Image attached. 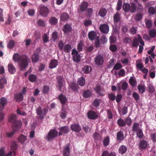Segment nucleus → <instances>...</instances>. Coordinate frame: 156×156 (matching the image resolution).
Listing matches in <instances>:
<instances>
[{"label": "nucleus", "instance_id": "nucleus-1", "mask_svg": "<svg viewBox=\"0 0 156 156\" xmlns=\"http://www.w3.org/2000/svg\"><path fill=\"white\" fill-rule=\"evenodd\" d=\"M13 59L15 62H18L21 71L27 68L30 62V59L27 56L24 55H20L17 53L14 54Z\"/></svg>", "mask_w": 156, "mask_h": 156}, {"label": "nucleus", "instance_id": "nucleus-2", "mask_svg": "<svg viewBox=\"0 0 156 156\" xmlns=\"http://www.w3.org/2000/svg\"><path fill=\"white\" fill-rule=\"evenodd\" d=\"M9 122L12 123V127L20 129L22 124V122L19 120H16V116L15 114H12L9 117Z\"/></svg>", "mask_w": 156, "mask_h": 156}, {"label": "nucleus", "instance_id": "nucleus-3", "mask_svg": "<svg viewBox=\"0 0 156 156\" xmlns=\"http://www.w3.org/2000/svg\"><path fill=\"white\" fill-rule=\"evenodd\" d=\"M123 9L125 12H134L136 10V6L134 2H132L131 5L129 4L124 3L123 5Z\"/></svg>", "mask_w": 156, "mask_h": 156}, {"label": "nucleus", "instance_id": "nucleus-4", "mask_svg": "<svg viewBox=\"0 0 156 156\" xmlns=\"http://www.w3.org/2000/svg\"><path fill=\"white\" fill-rule=\"evenodd\" d=\"M39 12L41 15L45 17L48 14L49 10L47 7L45 6H41L39 7Z\"/></svg>", "mask_w": 156, "mask_h": 156}, {"label": "nucleus", "instance_id": "nucleus-5", "mask_svg": "<svg viewBox=\"0 0 156 156\" xmlns=\"http://www.w3.org/2000/svg\"><path fill=\"white\" fill-rule=\"evenodd\" d=\"M58 135V132L55 129H52L50 131L47 136V139L48 140H50Z\"/></svg>", "mask_w": 156, "mask_h": 156}, {"label": "nucleus", "instance_id": "nucleus-6", "mask_svg": "<svg viewBox=\"0 0 156 156\" xmlns=\"http://www.w3.org/2000/svg\"><path fill=\"white\" fill-rule=\"evenodd\" d=\"M94 90L96 93L99 96H103L105 95V90L104 89L101 88L100 85H97Z\"/></svg>", "mask_w": 156, "mask_h": 156}, {"label": "nucleus", "instance_id": "nucleus-7", "mask_svg": "<svg viewBox=\"0 0 156 156\" xmlns=\"http://www.w3.org/2000/svg\"><path fill=\"white\" fill-rule=\"evenodd\" d=\"M88 118L91 119H95L98 117V114L95 112L92 111H90L87 113Z\"/></svg>", "mask_w": 156, "mask_h": 156}, {"label": "nucleus", "instance_id": "nucleus-8", "mask_svg": "<svg viewBox=\"0 0 156 156\" xmlns=\"http://www.w3.org/2000/svg\"><path fill=\"white\" fill-rule=\"evenodd\" d=\"M108 26L106 24H101L99 27L100 30L102 33L106 34L109 31Z\"/></svg>", "mask_w": 156, "mask_h": 156}, {"label": "nucleus", "instance_id": "nucleus-9", "mask_svg": "<svg viewBox=\"0 0 156 156\" xmlns=\"http://www.w3.org/2000/svg\"><path fill=\"white\" fill-rule=\"evenodd\" d=\"M104 59L102 56L98 55L96 56L95 59V63L98 65H101L103 64Z\"/></svg>", "mask_w": 156, "mask_h": 156}, {"label": "nucleus", "instance_id": "nucleus-10", "mask_svg": "<svg viewBox=\"0 0 156 156\" xmlns=\"http://www.w3.org/2000/svg\"><path fill=\"white\" fill-rule=\"evenodd\" d=\"M58 98L62 105H65L67 101V99L66 97L62 94L59 95Z\"/></svg>", "mask_w": 156, "mask_h": 156}, {"label": "nucleus", "instance_id": "nucleus-11", "mask_svg": "<svg viewBox=\"0 0 156 156\" xmlns=\"http://www.w3.org/2000/svg\"><path fill=\"white\" fill-rule=\"evenodd\" d=\"M16 126H15V128L12 127V131L10 132L6 133H5L6 137L9 138H10L12 137L14 134L15 132L20 129L19 128H16Z\"/></svg>", "mask_w": 156, "mask_h": 156}, {"label": "nucleus", "instance_id": "nucleus-12", "mask_svg": "<svg viewBox=\"0 0 156 156\" xmlns=\"http://www.w3.org/2000/svg\"><path fill=\"white\" fill-rule=\"evenodd\" d=\"M71 128L73 131L76 132H79L81 130V128L79 125L76 124L72 125Z\"/></svg>", "mask_w": 156, "mask_h": 156}, {"label": "nucleus", "instance_id": "nucleus-13", "mask_svg": "<svg viewBox=\"0 0 156 156\" xmlns=\"http://www.w3.org/2000/svg\"><path fill=\"white\" fill-rule=\"evenodd\" d=\"M57 80L58 87L59 88V90H61L63 85V79L62 77L59 76L57 77Z\"/></svg>", "mask_w": 156, "mask_h": 156}, {"label": "nucleus", "instance_id": "nucleus-14", "mask_svg": "<svg viewBox=\"0 0 156 156\" xmlns=\"http://www.w3.org/2000/svg\"><path fill=\"white\" fill-rule=\"evenodd\" d=\"M72 27L69 24H66L64 25L62 30L64 33L66 34L70 32L72 30Z\"/></svg>", "mask_w": 156, "mask_h": 156}, {"label": "nucleus", "instance_id": "nucleus-15", "mask_svg": "<svg viewBox=\"0 0 156 156\" xmlns=\"http://www.w3.org/2000/svg\"><path fill=\"white\" fill-rule=\"evenodd\" d=\"M58 62L56 59H52L51 60L49 65V67L51 69L55 68L58 65Z\"/></svg>", "mask_w": 156, "mask_h": 156}, {"label": "nucleus", "instance_id": "nucleus-16", "mask_svg": "<svg viewBox=\"0 0 156 156\" xmlns=\"http://www.w3.org/2000/svg\"><path fill=\"white\" fill-rule=\"evenodd\" d=\"M7 103V100L5 98L2 97L0 99V110H2L5 105Z\"/></svg>", "mask_w": 156, "mask_h": 156}, {"label": "nucleus", "instance_id": "nucleus-17", "mask_svg": "<svg viewBox=\"0 0 156 156\" xmlns=\"http://www.w3.org/2000/svg\"><path fill=\"white\" fill-rule=\"evenodd\" d=\"M96 33L93 31H91L88 33V37L90 40L93 41L96 38Z\"/></svg>", "mask_w": 156, "mask_h": 156}, {"label": "nucleus", "instance_id": "nucleus-18", "mask_svg": "<svg viewBox=\"0 0 156 156\" xmlns=\"http://www.w3.org/2000/svg\"><path fill=\"white\" fill-rule=\"evenodd\" d=\"M88 6V4L86 2H83L80 5V9L81 12L85 11L86 10Z\"/></svg>", "mask_w": 156, "mask_h": 156}, {"label": "nucleus", "instance_id": "nucleus-19", "mask_svg": "<svg viewBox=\"0 0 156 156\" xmlns=\"http://www.w3.org/2000/svg\"><path fill=\"white\" fill-rule=\"evenodd\" d=\"M8 70L9 72L11 74L14 73L16 71V68L12 64H9L8 65Z\"/></svg>", "mask_w": 156, "mask_h": 156}, {"label": "nucleus", "instance_id": "nucleus-20", "mask_svg": "<svg viewBox=\"0 0 156 156\" xmlns=\"http://www.w3.org/2000/svg\"><path fill=\"white\" fill-rule=\"evenodd\" d=\"M14 98L16 101L20 102L22 101L23 98L21 94H15Z\"/></svg>", "mask_w": 156, "mask_h": 156}, {"label": "nucleus", "instance_id": "nucleus-21", "mask_svg": "<svg viewBox=\"0 0 156 156\" xmlns=\"http://www.w3.org/2000/svg\"><path fill=\"white\" fill-rule=\"evenodd\" d=\"M101 156H116V154L114 152H109L108 151H105L102 152Z\"/></svg>", "mask_w": 156, "mask_h": 156}, {"label": "nucleus", "instance_id": "nucleus-22", "mask_svg": "<svg viewBox=\"0 0 156 156\" xmlns=\"http://www.w3.org/2000/svg\"><path fill=\"white\" fill-rule=\"evenodd\" d=\"M7 83L6 79L3 77L0 79V89H3L4 88V86Z\"/></svg>", "mask_w": 156, "mask_h": 156}, {"label": "nucleus", "instance_id": "nucleus-23", "mask_svg": "<svg viewBox=\"0 0 156 156\" xmlns=\"http://www.w3.org/2000/svg\"><path fill=\"white\" fill-rule=\"evenodd\" d=\"M124 138V134L121 131H119L117 134V139L119 141L122 140Z\"/></svg>", "mask_w": 156, "mask_h": 156}, {"label": "nucleus", "instance_id": "nucleus-24", "mask_svg": "<svg viewBox=\"0 0 156 156\" xmlns=\"http://www.w3.org/2000/svg\"><path fill=\"white\" fill-rule=\"evenodd\" d=\"M147 142L144 140H141L139 144V147L142 149L147 148Z\"/></svg>", "mask_w": 156, "mask_h": 156}, {"label": "nucleus", "instance_id": "nucleus-25", "mask_svg": "<svg viewBox=\"0 0 156 156\" xmlns=\"http://www.w3.org/2000/svg\"><path fill=\"white\" fill-rule=\"evenodd\" d=\"M127 150V147L126 146L124 145H122L119 148V153L123 154L126 152Z\"/></svg>", "mask_w": 156, "mask_h": 156}, {"label": "nucleus", "instance_id": "nucleus-26", "mask_svg": "<svg viewBox=\"0 0 156 156\" xmlns=\"http://www.w3.org/2000/svg\"><path fill=\"white\" fill-rule=\"evenodd\" d=\"M27 138L26 136L21 134L18 137V140L20 143L23 144L27 140Z\"/></svg>", "mask_w": 156, "mask_h": 156}, {"label": "nucleus", "instance_id": "nucleus-27", "mask_svg": "<svg viewBox=\"0 0 156 156\" xmlns=\"http://www.w3.org/2000/svg\"><path fill=\"white\" fill-rule=\"evenodd\" d=\"M49 22L51 25H55L58 22L57 19L54 16L51 17L50 19Z\"/></svg>", "mask_w": 156, "mask_h": 156}, {"label": "nucleus", "instance_id": "nucleus-28", "mask_svg": "<svg viewBox=\"0 0 156 156\" xmlns=\"http://www.w3.org/2000/svg\"><path fill=\"white\" fill-rule=\"evenodd\" d=\"M149 35L151 38H154L156 36V30L152 29L149 30L148 32Z\"/></svg>", "mask_w": 156, "mask_h": 156}, {"label": "nucleus", "instance_id": "nucleus-29", "mask_svg": "<svg viewBox=\"0 0 156 156\" xmlns=\"http://www.w3.org/2000/svg\"><path fill=\"white\" fill-rule=\"evenodd\" d=\"M107 13V10L105 8H101L98 14L101 17H104L105 16Z\"/></svg>", "mask_w": 156, "mask_h": 156}, {"label": "nucleus", "instance_id": "nucleus-30", "mask_svg": "<svg viewBox=\"0 0 156 156\" xmlns=\"http://www.w3.org/2000/svg\"><path fill=\"white\" fill-rule=\"evenodd\" d=\"M117 123L120 127L124 126L126 125V122L123 119L121 118L119 119L118 120Z\"/></svg>", "mask_w": 156, "mask_h": 156}, {"label": "nucleus", "instance_id": "nucleus-31", "mask_svg": "<svg viewBox=\"0 0 156 156\" xmlns=\"http://www.w3.org/2000/svg\"><path fill=\"white\" fill-rule=\"evenodd\" d=\"M113 19L115 23H118L121 20L120 15L118 12H117L114 16Z\"/></svg>", "mask_w": 156, "mask_h": 156}, {"label": "nucleus", "instance_id": "nucleus-32", "mask_svg": "<svg viewBox=\"0 0 156 156\" xmlns=\"http://www.w3.org/2000/svg\"><path fill=\"white\" fill-rule=\"evenodd\" d=\"M69 147L68 146L65 147L63 149V155L64 156H69Z\"/></svg>", "mask_w": 156, "mask_h": 156}, {"label": "nucleus", "instance_id": "nucleus-33", "mask_svg": "<svg viewBox=\"0 0 156 156\" xmlns=\"http://www.w3.org/2000/svg\"><path fill=\"white\" fill-rule=\"evenodd\" d=\"M69 18L68 14L66 12L62 13L60 16V19L63 21L67 20Z\"/></svg>", "mask_w": 156, "mask_h": 156}, {"label": "nucleus", "instance_id": "nucleus-34", "mask_svg": "<svg viewBox=\"0 0 156 156\" xmlns=\"http://www.w3.org/2000/svg\"><path fill=\"white\" fill-rule=\"evenodd\" d=\"M77 83L81 86H83L85 84L84 78L83 77L80 78L78 80Z\"/></svg>", "mask_w": 156, "mask_h": 156}, {"label": "nucleus", "instance_id": "nucleus-35", "mask_svg": "<svg viewBox=\"0 0 156 156\" xmlns=\"http://www.w3.org/2000/svg\"><path fill=\"white\" fill-rule=\"evenodd\" d=\"M83 69L85 73L87 74L91 71L92 69L90 66H86L83 67Z\"/></svg>", "mask_w": 156, "mask_h": 156}, {"label": "nucleus", "instance_id": "nucleus-36", "mask_svg": "<svg viewBox=\"0 0 156 156\" xmlns=\"http://www.w3.org/2000/svg\"><path fill=\"white\" fill-rule=\"evenodd\" d=\"M72 49L71 46L69 44H66L64 47V51L66 53H68Z\"/></svg>", "mask_w": 156, "mask_h": 156}, {"label": "nucleus", "instance_id": "nucleus-37", "mask_svg": "<svg viewBox=\"0 0 156 156\" xmlns=\"http://www.w3.org/2000/svg\"><path fill=\"white\" fill-rule=\"evenodd\" d=\"M39 55L38 54L35 53L32 56V60L33 62L35 63L38 61Z\"/></svg>", "mask_w": 156, "mask_h": 156}, {"label": "nucleus", "instance_id": "nucleus-38", "mask_svg": "<svg viewBox=\"0 0 156 156\" xmlns=\"http://www.w3.org/2000/svg\"><path fill=\"white\" fill-rule=\"evenodd\" d=\"M146 26L148 29L151 28L152 26L153 23L152 21L150 20H145Z\"/></svg>", "mask_w": 156, "mask_h": 156}, {"label": "nucleus", "instance_id": "nucleus-39", "mask_svg": "<svg viewBox=\"0 0 156 156\" xmlns=\"http://www.w3.org/2000/svg\"><path fill=\"white\" fill-rule=\"evenodd\" d=\"M70 87L72 90L74 91L78 90L79 88L77 84L74 82H72L70 83Z\"/></svg>", "mask_w": 156, "mask_h": 156}, {"label": "nucleus", "instance_id": "nucleus-40", "mask_svg": "<svg viewBox=\"0 0 156 156\" xmlns=\"http://www.w3.org/2000/svg\"><path fill=\"white\" fill-rule=\"evenodd\" d=\"M129 82L130 84L133 87L136 86L137 84L136 81L132 77L130 78L129 80Z\"/></svg>", "mask_w": 156, "mask_h": 156}, {"label": "nucleus", "instance_id": "nucleus-41", "mask_svg": "<svg viewBox=\"0 0 156 156\" xmlns=\"http://www.w3.org/2000/svg\"><path fill=\"white\" fill-rule=\"evenodd\" d=\"M15 45V42L13 40L9 41L7 44V47L9 49H12Z\"/></svg>", "mask_w": 156, "mask_h": 156}, {"label": "nucleus", "instance_id": "nucleus-42", "mask_svg": "<svg viewBox=\"0 0 156 156\" xmlns=\"http://www.w3.org/2000/svg\"><path fill=\"white\" fill-rule=\"evenodd\" d=\"M17 148V144L14 141H12L11 143L10 146V149L12 151H14L16 150Z\"/></svg>", "mask_w": 156, "mask_h": 156}, {"label": "nucleus", "instance_id": "nucleus-43", "mask_svg": "<svg viewBox=\"0 0 156 156\" xmlns=\"http://www.w3.org/2000/svg\"><path fill=\"white\" fill-rule=\"evenodd\" d=\"M91 94V92L90 90H87L83 92V96L85 98H88L90 96Z\"/></svg>", "mask_w": 156, "mask_h": 156}, {"label": "nucleus", "instance_id": "nucleus-44", "mask_svg": "<svg viewBox=\"0 0 156 156\" xmlns=\"http://www.w3.org/2000/svg\"><path fill=\"white\" fill-rule=\"evenodd\" d=\"M59 130L60 131L62 132L63 133H67L69 132L68 128L66 126L61 127Z\"/></svg>", "mask_w": 156, "mask_h": 156}, {"label": "nucleus", "instance_id": "nucleus-45", "mask_svg": "<svg viewBox=\"0 0 156 156\" xmlns=\"http://www.w3.org/2000/svg\"><path fill=\"white\" fill-rule=\"evenodd\" d=\"M80 56L79 54L74 55L73 56V59L76 62H79L80 61Z\"/></svg>", "mask_w": 156, "mask_h": 156}, {"label": "nucleus", "instance_id": "nucleus-46", "mask_svg": "<svg viewBox=\"0 0 156 156\" xmlns=\"http://www.w3.org/2000/svg\"><path fill=\"white\" fill-rule=\"evenodd\" d=\"M109 143V137L108 136H107L104 139L103 141V144L106 147L108 146Z\"/></svg>", "mask_w": 156, "mask_h": 156}, {"label": "nucleus", "instance_id": "nucleus-47", "mask_svg": "<svg viewBox=\"0 0 156 156\" xmlns=\"http://www.w3.org/2000/svg\"><path fill=\"white\" fill-rule=\"evenodd\" d=\"M37 78V76L35 75L34 74H31L29 76V80L31 82H33L36 80Z\"/></svg>", "mask_w": 156, "mask_h": 156}, {"label": "nucleus", "instance_id": "nucleus-48", "mask_svg": "<svg viewBox=\"0 0 156 156\" xmlns=\"http://www.w3.org/2000/svg\"><path fill=\"white\" fill-rule=\"evenodd\" d=\"M139 44V40L138 38H135L132 41V45L133 47H137Z\"/></svg>", "mask_w": 156, "mask_h": 156}, {"label": "nucleus", "instance_id": "nucleus-49", "mask_svg": "<svg viewBox=\"0 0 156 156\" xmlns=\"http://www.w3.org/2000/svg\"><path fill=\"white\" fill-rule=\"evenodd\" d=\"M148 12L150 14H154L156 12V9L154 7H150L148 9Z\"/></svg>", "mask_w": 156, "mask_h": 156}, {"label": "nucleus", "instance_id": "nucleus-50", "mask_svg": "<svg viewBox=\"0 0 156 156\" xmlns=\"http://www.w3.org/2000/svg\"><path fill=\"white\" fill-rule=\"evenodd\" d=\"M138 89L140 93H143L145 90V88L144 86L142 85H139L138 86Z\"/></svg>", "mask_w": 156, "mask_h": 156}, {"label": "nucleus", "instance_id": "nucleus-51", "mask_svg": "<svg viewBox=\"0 0 156 156\" xmlns=\"http://www.w3.org/2000/svg\"><path fill=\"white\" fill-rule=\"evenodd\" d=\"M132 42V39L129 37H125L123 40V42L126 44H130Z\"/></svg>", "mask_w": 156, "mask_h": 156}, {"label": "nucleus", "instance_id": "nucleus-52", "mask_svg": "<svg viewBox=\"0 0 156 156\" xmlns=\"http://www.w3.org/2000/svg\"><path fill=\"white\" fill-rule=\"evenodd\" d=\"M143 16L141 13L137 14L135 16V19L136 21L141 20Z\"/></svg>", "mask_w": 156, "mask_h": 156}, {"label": "nucleus", "instance_id": "nucleus-53", "mask_svg": "<svg viewBox=\"0 0 156 156\" xmlns=\"http://www.w3.org/2000/svg\"><path fill=\"white\" fill-rule=\"evenodd\" d=\"M100 39L99 37L97 36L95 38L94 45L96 47L98 48L100 46Z\"/></svg>", "mask_w": 156, "mask_h": 156}, {"label": "nucleus", "instance_id": "nucleus-54", "mask_svg": "<svg viewBox=\"0 0 156 156\" xmlns=\"http://www.w3.org/2000/svg\"><path fill=\"white\" fill-rule=\"evenodd\" d=\"M137 136L140 138H141L143 136V134L141 129H139L136 133Z\"/></svg>", "mask_w": 156, "mask_h": 156}, {"label": "nucleus", "instance_id": "nucleus-55", "mask_svg": "<svg viewBox=\"0 0 156 156\" xmlns=\"http://www.w3.org/2000/svg\"><path fill=\"white\" fill-rule=\"evenodd\" d=\"M43 41L44 43H46L49 41V37L47 34H44L42 37Z\"/></svg>", "mask_w": 156, "mask_h": 156}, {"label": "nucleus", "instance_id": "nucleus-56", "mask_svg": "<svg viewBox=\"0 0 156 156\" xmlns=\"http://www.w3.org/2000/svg\"><path fill=\"white\" fill-rule=\"evenodd\" d=\"M101 100L96 99L94 101L93 105L96 107L98 106L100 103Z\"/></svg>", "mask_w": 156, "mask_h": 156}, {"label": "nucleus", "instance_id": "nucleus-57", "mask_svg": "<svg viewBox=\"0 0 156 156\" xmlns=\"http://www.w3.org/2000/svg\"><path fill=\"white\" fill-rule=\"evenodd\" d=\"M139 125L138 123H135L133 124V131L136 132L139 129Z\"/></svg>", "mask_w": 156, "mask_h": 156}, {"label": "nucleus", "instance_id": "nucleus-58", "mask_svg": "<svg viewBox=\"0 0 156 156\" xmlns=\"http://www.w3.org/2000/svg\"><path fill=\"white\" fill-rule=\"evenodd\" d=\"M66 112L65 109L62 108L60 113V116L62 119H64L66 117Z\"/></svg>", "mask_w": 156, "mask_h": 156}, {"label": "nucleus", "instance_id": "nucleus-59", "mask_svg": "<svg viewBox=\"0 0 156 156\" xmlns=\"http://www.w3.org/2000/svg\"><path fill=\"white\" fill-rule=\"evenodd\" d=\"M122 2L121 0H118V1L116 7V9L117 10H119L121 9Z\"/></svg>", "mask_w": 156, "mask_h": 156}, {"label": "nucleus", "instance_id": "nucleus-60", "mask_svg": "<svg viewBox=\"0 0 156 156\" xmlns=\"http://www.w3.org/2000/svg\"><path fill=\"white\" fill-rule=\"evenodd\" d=\"M94 137L96 140H98L101 139L100 135L98 133L95 132L93 135Z\"/></svg>", "mask_w": 156, "mask_h": 156}, {"label": "nucleus", "instance_id": "nucleus-61", "mask_svg": "<svg viewBox=\"0 0 156 156\" xmlns=\"http://www.w3.org/2000/svg\"><path fill=\"white\" fill-rule=\"evenodd\" d=\"M37 113L38 115L42 116V109L41 106H39L36 110Z\"/></svg>", "mask_w": 156, "mask_h": 156}, {"label": "nucleus", "instance_id": "nucleus-62", "mask_svg": "<svg viewBox=\"0 0 156 156\" xmlns=\"http://www.w3.org/2000/svg\"><path fill=\"white\" fill-rule=\"evenodd\" d=\"M133 96L136 101H138L140 99V96L139 94L136 92L133 93Z\"/></svg>", "mask_w": 156, "mask_h": 156}, {"label": "nucleus", "instance_id": "nucleus-63", "mask_svg": "<svg viewBox=\"0 0 156 156\" xmlns=\"http://www.w3.org/2000/svg\"><path fill=\"white\" fill-rule=\"evenodd\" d=\"M37 23L39 26L43 27L45 26L44 21L41 19L39 20L37 22Z\"/></svg>", "mask_w": 156, "mask_h": 156}, {"label": "nucleus", "instance_id": "nucleus-64", "mask_svg": "<svg viewBox=\"0 0 156 156\" xmlns=\"http://www.w3.org/2000/svg\"><path fill=\"white\" fill-rule=\"evenodd\" d=\"M107 41V38L105 35H102L100 39L101 42L103 44H104Z\"/></svg>", "mask_w": 156, "mask_h": 156}]
</instances>
